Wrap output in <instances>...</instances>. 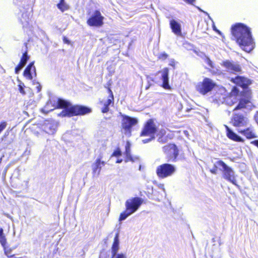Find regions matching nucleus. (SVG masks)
<instances>
[{
	"instance_id": "nucleus-1",
	"label": "nucleus",
	"mask_w": 258,
	"mask_h": 258,
	"mask_svg": "<svg viewBox=\"0 0 258 258\" xmlns=\"http://www.w3.org/2000/svg\"><path fill=\"white\" fill-rule=\"evenodd\" d=\"M252 93L250 90L239 92L236 86H233L231 91L224 98V102L228 105L232 106L237 102L233 111L243 110L250 107L252 102Z\"/></svg>"
},
{
	"instance_id": "nucleus-2",
	"label": "nucleus",
	"mask_w": 258,
	"mask_h": 258,
	"mask_svg": "<svg viewBox=\"0 0 258 258\" xmlns=\"http://www.w3.org/2000/svg\"><path fill=\"white\" fill-rule=\"evenodd\" d=\"M231 32L236 42L245 51L249 52L253 49L250 29L246 25L236 23L232 26Z\"/></svg>"
},
{
	"instance_id": "nucleus-3",
	"label": "nucleus",
	"mask_w": 258,
	"mask_h": 258,
	"mask_svg": "<svg viewBox=\"0 0 258 258\" xmlns=\"http://www.w3.org/2000/svg\"><path fill=\"white\" fill-rule=\"evenodd\" d=\"M54 109H63L59 115L61 117H73L75 116H83L90 113L92 110L88 106L75 104H72L69 101L61 98H58L56 104L54 106Z\"/></svg>"
},
{
	"instance_id": "nucleus-4",
	"label": "nucleus",
	"mask_w": 258,
	"mask_h": 258,
	"mask_svg": "<svg viewBox=\"0 0 258 258\" xmlns=\"http://www.w3.org/2000/svg\"><path fill=\"white\" fill-rule=\"evenodd\" d=\"M143 200L139 197H134L126 201L125 210L120 213L119 221L125 220L127 217L136 212L143 204Z\"/></svg>"
},
{
	"instance_id": "nucleus-5",
	"label": "nucleus",
	"mask_w": 258,
	"mask_h": 258,
	"mask_svg": "<svg viewBox=\"0 0 258 258\" xmlns=\"http://www.w3.org/2000/svg\"><path fill=\"white\" fill-rule=\"evenodd\" d=\"M162 151L168 162H175L179 155L180 148L175 144L170 143L162 147Z\"/></svg>"
},
{
	"instance_id": "nucleus-6",
	"label": "nucleus",
	"mask_w": 258,
	"mask_h": 258,
	"mask_svg": "<svg viewBox=\"0 0 258 258\" xmlns=\"http://www.w3.org/2000/svg\"><path fill=\"white\" fill-rule=\"evenodd\" d=\"M119 113L121 117L120 132L123 135L127 137H131L132 128L138 123V120L136 118L122 114L121 112Z\"/></svg>"
},
{
	"instance_id": "nucleus-7",
	"label": "nucleus",
	"mask_w": 258,
	"mask_h": 258,
	"mask_svg": "<svg viewBox=\"0 0 258 258\" xmlns=\"http://www.w3.org/2000/svg\"><path fill=\"white\" fill-rule=\"evenodd\" d=\"M176 171L175 165L165 163L159 165L156 170L157 175L159 178L163 179L171 176Z\"/></svg>"
},
{
	"instance_id": "nucleus-8",
	"label": "nucleus",
	"mask_w": 258,
	"mask_h": 258,
	"mask_svg": "<svg viewBox=\"0 0 258 258\" xmlns=\"http://www.w3.org/2000/svg\"><path fill=\"white\" fill-rule=\"evenodd\" d=\"M217 165L222 167V176L226 180L230 182L233 185L238 186L236 179V176L234 170L232 168L228 166L222 160H219L216 162Z\"/></svg>"
},
{
	"instance_id": "nucleus-9",
	"label": "nucleus",
	"mask_w": 258,
	"mask_h": 258,
	"mask_svg": "<svg viewBox=\"0 0 258 258\" xmlns=\"http://www.w3.org/2000/svg\"><path fill=\"white\" fill-rule=\"evenodd\" d=\"M216 86V83L208 78H205L202 82L197 84V91L202 95H205L211 92Z\"/></svg>"
},
{
	"instance_id": "nucleus-10",
	"label": "nucleus",
	"mask_w": 258,
	"mask_h": 258,
	"mask_svg": "<svg viewBox=\"0 0 258 258\" xmlns=\"http://www.w3.org/2000/svg\"><path fill=\"white\" fill-rule=\"evenodd\" d=\"M104 17L99 10H95L87 20V24L90 27H100L104 24Z\"/></svg>"
},
{
	"instance_id": "nucleus-11",
	"label": "nucleus",
	"mask_w": 258,
	"mask_h": 258,
	"mask_svg": "<svg viewBox=\"0 0 258 258\" xmlns=\"http://www.w3.org/2000/svg\"><path fill=\"white\" fill-rule=\"evenodd\" d=\"M157 132V127L154 120L149 119L144 124L140 136L141 137H153Z\"/></svg>"
},
{
	"instance_id": "nucleus-12",
	"label": "nucleus",
	"mask_w": 258,
	"mask_h": 258,
	"mask_svg": "<svg viewBox=\"0 0 258 258\" xmlns=\"http://www.w3.org/2000/svg\"><path fill=\"white\" fill-rule=\"evenodd\" d=\"M248 119L243 114L239 113H234L230 119V123L236 127L246 126L248 123Z\"/></svg>"
},
{
	"instance_id": "nucleus-13",
	"label": "nucleus",
	"mask_w": 258,
	"mask_h": 258,
	"mask_svg": "<svg viewBox=\"0 0 258 258\" xmlns=\"http://www.w3.org/2000/svg\"><path fill=\"white\" fill-rule=\"evenodd\" d=\"M230 81L236 85V87H239L243 89H246L251 84L252 81L247 77L242 76H236L231 78Z\"/></svg>"
},
{
	"instance_id": "nucleus-14",
	"label": "nucleus",
	"mask_w": 258,
	"mask_h": 258,
	"mask_svg": "<svg viewBox=\"0 0 258 258\" xmlns=\"http://www.w3.org/2000/svg\"><path fill=\"white\" fill-rule=\"evenodd\" d=\"M221 66L224 67L226 71L232 73H239L241 72V67L238 63L226 60L222 61Z\"/></svg>"
},
{
	"instance_id": "nucleus-15",
	"label": "nucleus",
	"mask_w": 258,
	"mask_h": 258,
	"mask_svg": "<svg viewBox=\"0 0 258 258\" xmlns=\"http://www.w3.org/2000/svg\"><path fill=\"white\" fill-rule=\"evenodd\" d=\"M102 156L100 155L92 165V176L98 177L101 172L102 166H104L106 162L102 160Z\"/></svg>"
},
{
	"instance_id": "nucleus-16",
	"label": "nucleus",
	"mask_w": 258,
	"mask_h": 258,
	"mask_svg": "<svg viewBox=\"0 0 258 258\" xmlns=\"http://www.w3.org/2000/svg\"><path fill=\"white\" fill-rule=\"evenodd\" d=\"M34 61H32L25 69L23 75L28 80H32L33 78L31 71H33L34 76H36V68L34 66Z\"/></svg>"
},
{
	"instance_id": "nucleus-17",
	"label": "nucleus",
	"mask_w": 258,
	"mask_h": 258,
	"mask_svg": "<svg viewBox=\"0 0 258 258\" xmlns=\"http://www.w3.org/2000/svg\"><path fill=\"white\" fill-rule=\"evenodd\" d=\"M169 69L167 68H164L162 72L161 79L162 84L161 86L165 89L171 90V88L169 84Z\"/></svg>"
},
{
	"instance_id": "nucleus-18",
	"label": "nucleus",
	"mask_w": 258,
	"mask_h": 258,
	"mask_svg": "<svg viewBox=\"0 0 258 258\" xmlns=\"http://www.w3.org/2000/svg\"><path fill=\"white\" fill-rule=\"evenodd\" d=\"M226 130V136L230 140L237 142H243L244 140L240 136H238L232 130H231L227 125H224Z\"/></svg>"
},
{
	"instance_id": "nucleus-19",
	"label": "nucleus",
	"mask_w": 258,
	"mask_h": 258,
	"mask_svg": "<svg viewBox=\"0 0 258 258\" xmlns=\"http://www.w3.org/2000/svg\"><path fill=\"white\" fill-rule=\"evenodd\" d=\"M170 27L172 32L178 36H182L181 26L180 23L174 19L169 22Z\"/></svg>"
},
{
	"instance_id": "nucleus-20",
	"label": "nucleus",
	"mask_w": 258,
	"mask_h": 258,
	"mask_svg": "<svg viewBox=\"0 0 258 258\" xmlns=\"http://www.w3.org/2000/svg\"><path fill=\"white\" fill-rule=\"evenodd\" d=\"M99 104L101 105V112L103 113H105L109 111V106H113L114 105V100L110 98H107L105 101L100 100Z\"/></svg>"
},
{
	"instance_id": "nucleus-21",
	"label": "nucleus",
	"mask_w": 258,
	"mask_h": 258,
	"mask_svg": "<svg viewBox=\"0 0 258 258\" xmlns=\"http://www.w3.org/2000/svg\"><path fill=\"white\" fill-rule=\"evenodd\" d=\"M119 234L117 232L116 233L114 237L113 241L111 246V258H113L118 252L119 248Z\"/></svg>"
},
{
	"instance_id": "nucleus-22",
	"label": "nucleus",
	"mask_w": 258,
	"mask_h": 258,
	"mask_svg": "<svg viewBox=\"0 0 258 258\" xmlns=\"http://www.w3.org/2000/svg\"><path fill=\"white\" fill-rule=\"evenodd\" d=\"M239 133L243 135L247 139H251L257 137L252 127H249L239 131Z\"/></svg>"
},
{
	"instance_id": "nucleus-23",
	"label": "nucleus",
	"mask_w": 258,
	"mask_h": 258,
	"mask_svg": "<svg viewBox=\"0 0 258 258\" xmlns=\"http://www.w3.org/2000/svg\"><path fill=\"white\" fill-rule=\"evenodd\" d=\"M124 161L128 162L129 161L134 162L135 158L131 155V144L129 142H127L125 146V151L124 152Z\"/></svg>"
},
{
	"instance_id": "nucleus-24",
	"label": "nucleus",
	"mask_w": 258,
	"mask_h": 258,
	"mask_svg": "<svg viewBox=\"0 0 258 258\" xmlns=\"http://www.w3.org/2000/svg\"><path fill=\"white\" fill-rule=\"evenodd\" d=\"M158 142L160 143L164 144L168 141V138L166 136V131L164 130H161L157 134Z\"/></svg>"
},
{
	"instance_id": "nucleus-25",
	"label": "nucleus",
	"mask_w": 258,
	"mask_h": 258,
	"mask_svg": "<svg viewBox=\"0 0 258 258\" xmlns=\"http://www.w3.org/2000/svg\"><path fill=\"white\" fill-rule=\"evenodd\" d=\"M44 131L49 135H53L56 132L55 125L51 123L45 124L44 126Z\"/></svg>"
},
{
	"instance_id": "nucleus-26",
	"label": "nucleus",
	"mask_w": 258,
	"mask_h": 258,
	"mask_svg": "<svg viewBox=\"0 0 258 258\" xmlns=\"http://www.w3.org/2000/svg\"><path fill=\"white\" fill-rule=\"evenodd\" d=\"M56 6L61 12H64L70 8L69 6L65 2V0H59Z\"/></svg>"
},
{
	"instance_id": "nucleus-27",
	"label": "nucleus",
	"mask_w": 258,
	"mask_h": 258,
	"mask_svg": "<svg viewBox=\"0 0 258 258\" xmlns=\"http://www.w3.org/2000/svg\"><path fill=\"white\" fill-rule=\"evenodd\" d=\"M0 243L3 247H5L7 244V238L2 228H0Z\"/></svg>"
},
{
	"instance_id": "nucleus-28",
	"label": "nucleus",
	"mask_w": 258,
	"mask_h": 258,
	"mask_svg": "<svg viewBox=\"0 0 258 258\" xmlns=\"http://www.w3.org/2000/svg\"><path fill=\"white\" fill-rule=\"evenodd\" d=\"M30 56L28 55L27 51L26 50L23 53L19 62L25 66Z\"/></svg>"
},
{
	"instance_id": "nucleus-29",
	"label": "nucleus",
	"mask_w": 258,
	"mask_h": 258,
	"mask_svg": "<svg viewBox=\"0 0 258 258\" xmlns=\"http://www.w3.org/2000/svg\"><path fill=\"white\" fill-rule=\"evenodd\" d=\"M122 152L119 147H116L111 154V157H118L121 155Z\"/></svg>"
},
{
	"instance_id": "nucleus-30",
	"label": "nucleus",
	"mask_w": 258,
	"mask_h": 258,
	"mask_svg": "<svg viewBox=\"0 0 258 258\" xmlns=\"http://www.w3.org/2000/svg\"><path fill=\"white\" fill-rule=\"evenodd\" d=\"M169 57V55L167 53H166L165 52H162L158 56V59L161 60V61H164L166 59H167Z\"/></svg>"
},
{
	"instance_id": "nucleus-31",
	"label": "nucleus",
	"mask_w": 258,
	"mask_h": 258,
	"mask_svg": "<svg viewBox=\"0 0 258 258\" xmlns=\"http://www.w3.org/2000/svg\"><path fill=\"white\" fill-rule=\"evenodd\" d=\"M4 252L5 254L10 258V256H11L12 254H11V252L12 249L11 248H8L6 247V245H5V247H3Z\"/></svg>"
},
{
	"instance_id": "nucleus-32",
	"label": "nucleus",
	"mask_w": 258,
	"mask_h": 258,
	"mask_svg": "<svg viewBox=\"0 0 258 258\" xmlns=\"http://www.w3.org/2000/svg\"><path fill=\"white\" fill-rule=\"evenodd\" d=\"M24 84H19L18 85L19 91L22 95H25L26 94V92L24 89Z\"/></svg>"
},
{
	"instance_id": "nucleus-33",
	"label": "nucleus",
	"mask_w": 258,
	"mask_h": 258,
	"mask_svg": "<svg viewBox=\"0 0 258 258\" xmlns=\"http://www.w3.org/2000/svg\"><path fill=\"white\" fill-rule=\"evenodd\" d=\"M24 66L22 64L20 63V62L18 63V64L16 67L15 69V72L16 74H18L19 72L21 70V69L24 67Z\"/></svg>"
},
{
	"instance_id": "nucleus-34",
	"label": "nucleus",
	"mask_w": 258,
	"mask_h": 258,
	"mask_svg": "<svg viewBox=\"0 0 258 258\" xmlns=\"http://www.w3.org/2000/svg\"><path fill=\"white\" fill-rule=\"evenodd\" d=\"M7 122L5 121L0 122V133L6 127Z\"/></svg>"
},
{
	"instance_id": "nucleus-35",
	"label": "nucleus",
	"mask_w": 258,
	"mask_h": 258,
	"mask_svg": "<svg viewBox=\"0 0 258 258\" xmlns=\"http://www.w3.org/2000/svg\"><path fill=\"white\" fill-rule=\"evenodd\" d=\"M218 167L216 164H215L213 167L210 170V172L214 174H217L218 173Z\"/></svg>"
},
{
	"instance_id": "nucleus-36",
	"label": "nucleus",
	"mask_w": 258,
	"mask_h": 258,
	"mask_svg": "<svg viewBox=\"0 0 258 258\" xmlns=\"http://www.w3.org/2000/svg\"><path fill=\"white\" fill-rule=\"evenodd\" d=\"M107 91H108V93L109 94V95L108 97V98H110V99L114 100V96L113 94V92L110 87L107 88Z\"/></svg>"
},
{
	"instance_id": "nucleus-37",
	"label": "nucleus",
	"mask_w": 258,
	"mask_h": 258,
	"mask_svg": "<svg viewBox=\"0 0 258 258\" xmlns=\"http://www.w3.org/2000/svg\"><path fill=\"white\" fill-rule=\"evenodd\" d=\"M113 258H126V256L124 254L121 253L116 254Z\"/></svg>"
},
{
	"instance_id": "nucleus-38",
	"label": "nucleus",
	"mask_w": 258,
	"mask_h": 258,
	"mask_svg": "<svg viewBox=\"0 0 258 258\" xmlns=\"http://www.w3.org/2000/svg\"><path fill=\"white\" fill-rule=\"evenodd\" d=\"M150 138L149 139H145V140H142V142L144 144H146V143H147L149 142H150L151 141H152V140L154 139L155 138V137L154 136H153V137H150Z\"/></svg>"
},
{
	"instance_id": "nucleus-39",
	"label": "nucleus",
	"mask_w": 258,
	"mask_h": 258,
	"mask_svg": "<svg viewBox=\"0 0 258 258\" xmlns=\"http://www.w3.org/2000/svg\"><path fill=\"white\" fill-rule=\"evenodd\" d=\"M175 64H176V62H175V60L172 59L170 60L169 65L171 66L173 69H174L175 67Z\"/></svg>"
},
{
	"instance_id": "nucleus-40",
	"label": "nucleus",
	"mask_w": 258,
	"mask_h": 258,
	"mask_svg": "<svg viewBox=\"0 0 258 258\" xmlns=\"http://www.w3.org/2000/svg\"><path fill=\"white\" fill-rule=\"evenodd\" d=\"M62 39L64 43H67L68 44H69L70 43V41L66 37H63Z\"/></svg>"
},
{
	"instance_id": "nucleus-41",
	"label": "nucleus",
	"mask_w": 258,
	"mask_h": 258,
	"mask_svg": "<svg viewBox=\"0 0 258 258\" xmlns=\"http://www.w3.org/2000/svg\"><path fill=\"white\" fill-rule=\"evenodd\" d=\"M251 144L258 148V140L252 141Z\"/></svg>"
},
{
	"instance_id": "nucleus-42",
	"label": "nucleus",
	"mask_w": 258,
	"mask_h": 258,
	"mask_svg": "<svg viewBox=\"0 0 258 258\" xmlns=\"http://www.w3.org/2000/svg\"><path fill=\"white\" fill-rule=\"evenodd\" d=\"M185 2L189 4H193V3L195 2V0H184Z\"/></svg>"
},
{
	"instance_id": "nucleus-43",
	"label": "nucleus",
	"mask_w": 258,
	"mask_h": 258,
	"mask_svg": "<svg viewBox=\"0 0 258 258\" xmlns=\"http://www.w3.org/2000/svg\"><path fill=\"white\" fill-rule=\"evenodd\" d=\"M122 162V159H118L116 161V163H120Z\"/></svg>"
},
{
	"instance_id": "nucleus-44",
	"label": "nucleus",
	"mask_w": 258,
	"mask_h": 258,
	"mask_svg": "<svg viewBox=\"0 0 258 258\" xmlns=\"http://www.w3.org/2000/svg\"><path fill=\"white\" fill-rule=\"evenodd\" d=\"M40 89H41V86H40V85L39 84V86L38 87V91H40Z\"/></svg>"
},
{
	"instance_id": "nucleus-45",
	"label": "nucleus",
	"mask_w": 258,
	"mask_h": 258,
	"mask_svg": "<svg viewBox=\"0 0 258 258\" xmlns=\"http://www.w3.org/2000/svg\"><path fill=\"white\" fill-rule=\"evenodd\" d=\"M99 258H101V257H99Z\"/></svg>"
}]
</instances>
